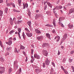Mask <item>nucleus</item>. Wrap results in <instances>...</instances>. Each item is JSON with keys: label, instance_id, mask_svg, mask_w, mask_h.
<instances>
[{"label": "nucleus", "instance_id": "f257e3e1", "mask_svg": "<svg viewBox=\"0 0 74 74\" xmlns=\"http://www.w3.org/2000/svg\"><path fill=\"white\" fill-rule=\"evenodd\" d=\"M14 67H16V69H18V61H14Z\"/></svg>", "mask_w": 74, "mask_h": 74}, {"label": "nucleus", "instance_id": "f03ea898", "mask_svg": "<svg viewBox=\"0 0 74 74\" xmlns=\"http://www.w3.org/2000/svg\"><path fill=\"white\" fill-rule=\"evenodd\" d=\"M50 63V61L48 60V59L47 58L45 60V63L46 65L47 66H48L49 64V63Z\"/></svg>", "mask_w": 74, "mask_h": 74}, {"label": "nucleus", "instance_id": "7ed1b4c3", "mask_svg": "<svg viewBox=\"0 0 74 74\" xmlns=\"http://www.w3.org/2000/svg\"><path fill=\"white\" fill-rule=\"evenodd\" d=\"M67 34H65L64 35L62 39L63 41H64L66 40V39L67 38Z\"/></svg>", "mask_w": 74, "mask_h": 74}, {"label": "nucleus", "instance_id": "20e7f679", "mask_svg": "<svg viewBox=\"0 0 74 74\" xmlns=\"http://www.w3.org/2000/svg\"><path fill=\"white\" fill-rule=\"evenodd\" d=\"M42 52L43 55L45 56H48V52L47 51V50H43Z\"/></svg>", "mask_w": 74, "mask_h": 74}, {"label": "nucleus", "instance_id": "39448f33", "mask_svg": "<svg viewBox=\"0 0 74 74\" xmlns=\"http://www.w3.org/2000/svg\"><path fill=\"white\" fill-rule=\"evenodd\" d=\"M36 38L39 41H41V40L43 39V38L42 36H38L36 37Z\"/></svg>", "mask_w": 74, "mask_h": 74}, {"label": "nucleus", "instance_id": "423d86ee", "mask_svg": "<svg viewBox=\"0 0 74 74\" xmlns=\"http://www.w3.org/2000/svg\"><path fill=\"white\" fill-rule=\"evenodd\" d=\"M34 58H36L37 59H39L40 58V56L39 55H38L36 54H34Z\"/></svg>", "mask_w": 74, "mask_h": 74}, {"label": "nucleus", "instance_id": "0eeeda50", "mask_svg": "<svg viewBox=\"0 0 74 74\" xmlns=\"http://www.w3.org/2000/svg\"><path fill=\"white\" fill-rule=\"evenodd\" d=\"M26 34L28 37H31L33 36V34L32 33H26Z\"/></svg>", "mask_w": 74, "mask_h": 74}, {"label": "nucleus", "instance_id": "6e6552de", "mask_svg": "<svg viewBox=\"0 0 74 74\" xmlns=\"http://www.w3.org/2000/svg\"><path fill=\"white\" fill-rule=\"evenodd\" d=\"M73 12H74V8H72L69 10V14H71V13H73Z\"/></svg>", "mask_w": 74, "mask_h": 74}, {"label": "nucleus", "instance_id": "1a4fd4ad", "mask_svg": "<svg viewBox=\"0 0 74 74\" xmlns=\"http://www.w3.org/2000/svg\"><path fill=\"white\" fill-rule=\"evenodd\" d=\"M47 2H48V1H45L44 3V10H46V9H47V5H46V3H47Z\"/></svg>", "mask_w": 74, "mask_h": 74}, {"label": "nucleus", "instance_id": "9d476101", "mask_svg": "<svg viewBox=\"0 0 74 74\" xmlns=\"http://www.w3.org/2000/svg\"><path fill=\"white\" fill-rule=\"evenodd\" d=\"M35 31L36 33H37L38 34H40L41 33V31L38 29H35Z\"/></svg>", "mask_w": 74, "mask_h": 74}, {"label": "nucleus", "instance_id": "9b49d317", "mask_svg": "<svg viewBox=\"0 0 74 74\" xmlns=\"http://www.w3.org/2000/svg\"><path fill=\"white\" fill-rule=\"evenodd\" d=\"M49 45V44L48 43H44L42 45V47L43 48H44V47H47V46H48Z\"/></svg>", "mask_w": 74, "mask_h": 74}, {"label": "nucleus", "instance_id": "f8f14e48", "mask_svg": "<svg viewBox=\"0 0 74 74\" xmlns=\"http://www.w3.org/2000/svg\"><path fill=\"white\" fill-rule=\"evenodd\" d=\"M47 3L48 5L51 8H52V5L51 3H50V2H47Z\"/></svg>", "mask_w": 74, "mask_h": 74}, {"label": "nucleus", "instance_id": "ddd939ff", "mask_svg": "<svg viewBox=\"0 0 74 74\" xmlns=\"http://www.w3.org/2000/svg\"><path fill=\"white\" fill-rule=\"evenodd\" d=\"M12 41L11 40H9L8 42H6V44H8L9 45H11V44H12Z\"/></svg>", "mask_w": 74, "mask_h": 74}, {"label": "nucleus", "instance_id": "4468645a", "mask_svg": "<svg viewBox=\"0 0 74 74\" xmlns=\"http://www.w3.org/2000/svg\"><path fill=\"white\" fill-rule=\"evenodd\" d=\"M68 26L69 28L70 29H71V28L73 27V25H70V23L68 25Z\"/></svg>", "mask_w": 74, "mask_h": 74}, {"label": "nucleus", "instance_id": "2eb2a0df", "mask_svg": "<svg viewBox=\"0 0 74 74\" xmlns=\"http://www.w3.org/2000/svg\"><path fill=\"white\" fill-rule=\"evenodd\" d=\"M46 36L47 37V38H49V39L51 40V38H50L51 35H50V34L48 33L46 34Z\"/></svg>", "mask_w": 74, "mask_h": 74}, {"label": "nucleus", "instance_id": "dca6fc26", "mask_svg": "<svg viewBox=\"0 0 74 74\" xmlns=\"http://www.w3.org/2000/svg\"><path fill=\"white\" fill-rule=\"evenodd\" d=\"M22 71V69L21 68H20L19 69V70L17 71L16 74H20V73H21Z\"/></svg>", "mask_w": 74, "mask_h": 74}, {"label": "nucleus", "instance_id": "f3484780", "mask_svg": "<svg viewBox=\"0 0 74 74\" xmlns=\"http://www.w3.org/2000/svg\"><path fill=\"white\" fill-rule=\"evenodd\" d=\"M35 71L36 73H37V74L39 73H40V72H41V70L39 69H36Z\"/></svg>", "mask_w": 74, "mask_h": 74}, {"label": "nucleus", "instance_id": "a211bd4d", "mask_svg": "<svg viewBox=\"0 0 74 74\" xmlns=\"http://www.w3.org/2000/svg\"><path fill=\"white\" fill-rule=\"evenodd\" d=\"M28 7V4L27 3H25L24 5H23V9H25V8H27Z\"/></svg>", "mask_w": 74, "mask_h": 74}, {"label": "nucleus", "instance_id": "6ab92c4d", "mask_svg": "<svg viewBox=\"0 0 74 74\" xmlns=\"http://www.w3.org/2000/svg\"><path fill=\"white\" fill-rule=\"evenodd\" d=\"M56 8L58 10H60V9H62V6L60 5L58 7L57 6L56 7Z\"/></svg>", "mask_w": 74, "mask_h": 74}, {"label": "nucleus", "instance_id": "aec40b11", "mask_svg": "<svg viewBox=\"0 0 74 74\" xmlns=\"http://www.w3.org/2000/svg\"><path fill=\"white\" fill-rule=\"evenodd\" d=\"M18 4L19 6H21L22 1L21 0H18Z\"/></svg>", "mask_w": 74, "mask_h": 74}, {"label": "nucleus", "instance_id": "412c9836", "mask_svg": "<svg viewBox=\"0 0 74 74\" xmlns=\"http://www.w3.org/2000/svg\"><path fill=\"white\" fill-rule=\"evenodd\" d=\"M15 34H18V37L19 38H20V39H21V36H20V33H19V32H16L15 33Z\"/></svg>", "mask_w": 74, "mask_h": 74}, {"label": "nucleus", "instance_id": "4be33fe9", "mask_svg": "<svg viewBox=\"0 0 74 74\" xmlns=\"http://www.w3.org/2000/svg\"><path fill=\"white\" fill-rule=\"evenodd\" d=\"M14 30H12L9 32V34H10V35H12V34H13V33H14Z\"/></svg>", "mask_w": 74, "mask_h": 74}, {"label": "nucleus", "instance_id": "5701e85b", "mask_svg": "<svg viewBox=\"0 0 74 74\" xmlns=\"http://www.w3.org/2000/svg\"><path fill=\"white\" fill-rule=\"evenodd\" d=\"M46 12V14L48 15H50L51 14V12H50L49 11H47Z\"/></svg>", "mask_w": 74, "mask_h": 74}, {"label": "nucleus", "instance_id": "b1692460", "mask_svg": "<svg viewBox=\"0 0 74 74\" xmlns=\"http://www.w3.org/2000/svg\"><path fill=\"white\" fill-rule=\"evenodd\" d=\"M3 12L0 10V16H3Z\"/></svg>", "mask_w": 74, "mask_h": 74}, {"label": "nucleus", "instance_id": "393cba45", "mask_svg": "<svg viewBox=\"0 0 74 74\" xmlns=\"http://www.w3.org/2000/svg\"><path fill=\"white\" fill-rule=\"evenodd\" d=\"M55 22H56V21H55V20L53 19V23L55 27H56V24H55Z\"/></svg>", "mask_w": 74, "mask_h": 74}, {"label": "nucleus", "instance_id": "a878e982", "mask_svg": "<svg viewBox=\"0 0 74 74\" xmlns=\"http://www.w3.org/2000/svg\"><path fill=\"white\" fill-rule=\"evenodd\" d=\"M0 45L1 47V48H3L4 47L3 44H2V42H1V40H0Z\"/></svg>", "mask_w": 74, "mask_h": 74}, {"label": "nucleus", "instance_id": "bb28decb", "mask_svg": "<svg viewBox=\"0 0 74 74\" xmlns=\"http://www.w3.org/2000/svg\"><path fill=\"white\" fill-rule=\"evenodd\" d=\"M25 32L23 33L22 36L24 40H25Z\"/></svg>", "mask_w": 74, "mask_h": 74}, {"label": "nucleus", "instance_id": "cd10ccee", "mask_svg": "<svg viewBox=\"0 0 74 74\" xmlns=\"http://www.w3.org/2000/svg\"><path fill=\"white\" fill-rule=\"evenodd\" d=\"M27 24L28 25L29 27H31V21L27 22Z\"/></svg>", "mask_w": 74, "mask_h": 74}, {"label": "nucleus", "instance_id": "c85d7f7f", "mask_svg": "<svg viewBox=\"0 0 74 74\" xmlns=\"http://www.w3.org/2000/svg\"><path fill=\"white\" fill-rule=\"evenodd\" d=\"M22 22V21H17L18 25H19V24L21 23Z\"/></svg>", "mask_w": 74, "mask_h": 74}, {"label": "nucleus", "instance_id": "c756f323", "mask_svg": "<svg viewBox=\"0 0 74 74\" xmlns=\"http://www.w3.org/2000/svg\"><path fill=\"white\" fill-rule=\"evenodd\" d=\"M12 49V48L11 47H10L9 48H7V51H11V50Z\"/></svg>", "mask_w": 74, "mask_h": 74}, {"label": "nucleus", "instance_id": "7c9ffc66", "mask_svg": "<svg viewBox=\"0 0 74 74\" xmlns=\"http://www.w3.org/2000/svg\"><path fill=\"white\" fill-rule=\"evenodd\" d=\"M60 37L59 36H58L57 39V42H59V40H60Z\"/></svg>", "mask_w": 74, "mask_h": 74}, {"label": "nucleus", "instance_id": "2f4dec72", "mask_svg": "<svg viewBox=\"0 0 74 74\" xmlns=\"http://www.w3.org/2000/svg\"><path fill=\"white\" fill-rule=\"evenodd\" d=\"M40 15L39 14H37L36 15V16H35V19H37L39 17H40Z\"/></svg>", "mask_w": 74, "mask_h": 74}, {"label": "nucleus", "instance_id": "473e14b6", "mask_svg": "<svg viewBox=\"0 0 74 74\" xmlns=\"http://www.w3.org/2000/svg\"><path fill=\"white\" fill-rule=\"evenodd\" d=\"M7 11H8V8L7 7L5 8V12L6 14H7Z\"/></svg>", "mask_w": 74, "mask_h": 74}, {"label": "nucleus", "instance_id": "72a5a7b5", "mask_svg": "<svg viewBox=\"0 0 74 74\" xmlns=\"http://www.w3.org/2000/svg\"><path fill=\"white\" fill-rule=\"evenodd\" d=\"M0 70H5V69L4 67L1 66L0 67Z\"/></svg>", "mask_w": 74, "mask_h": 74}, {"label": "nucleus", "instance_id": "f704fd0d", "mask_svg": "<svg viewBox=\"0 0 74 74\" xmlns=\"http://www.w3.org/2000/svg\"><path fill=\"white\" fill-rule=\"evenodd\" d=\"M0 60L1 62H4V58L3 57H1L0 58Z\"/></svg>", "mask_w": 74, "mask_h": 74}, {"label": "nucleus", "instance_id": "c9c22d12", "mask_svg": "<svg viewBox=\"0 0 74 74\" xmlns=\"http://www.w3.org/2000/svg\"><path fill=\"white\" fill-rule=\"evenodd\" d=\"M25 48L24 47V46L21 45L20 47V49H24Z\"/></svg>", "mask_w": 74, "mask_h": 74}, {"label": "nucleus", "instance_id": "e433bc0d", "mask_svg": "<svg viewBox=\"0 0 74 74\" xmlns=\"http://www.w3.org/2000/svg\"><path fill=\"white\" fill-rule=\"evenodd\" d=\"M27 14L29 16H31V13L30 12V11H28Z\"/></svg>", "mask_w": 74, "mask_h": 74}, {"label": "nucleus", "instance_id": "4c0bfd02", "mask_svg": "<svg viewBox=\"0 0 74 74\" xmlns=\"http://www.w3.org/2000/svg\"><path fill=\"white\" fill-rule=\"evenodd\" d=\"M45 26H47L48 27H52V25H50L49 24H47L45 25Z\"/></svg>", "mask_w": 74, "mask_h": 74}, {"label": "nucleus", "instance_id": "58836bf2", "mask_svg": "<svg viewBox=\"0 0 74 74\" xmlns=\"http://www.w3.org/2000/svg\"><path fill=\"white\" fill-rule=\"evenodd\" d=\"M11 3H12L11 2L10 3H7L6 4L7 5V6H8V7H10V5H11V4H12Z\"/></svg>", "mask_w": 74, "mask_h": 74}, {"label": "nucleus", "instance_id": "ea45409f", "mask_svg": "<svg viewBox=\"0 0 74 74\" xmlns=\"http://www.w3.org/2000/svg\"><path fill=\"white\" fill-rule=\"evenodd\" d=\"M14 52L15 53H18V50H17L16 48H15Z\"/></svg>", "mask_w": 74, "mask_h": 74}, {"label": "nucleus", "instance_id": "a19ab883", "mask_svg": "<svg viewBox=\"0 0 74 74\" xmlns=\"http://www.w3.org/2000/svg\"><path fill=\"white\" fill-rule=\"evenodd\" d=\"M52 33L54 34H55V33H56V30L55 29H53L52 30Z\"/></svg>", "mask_w": 74, "mask_h": 74}, {"label": "nucleus", "instance_id": "79ce46f5", "mask_svg": "<svg viewBox=\"0 0 74 74\" xmlns=\"http://www.w3.org/2000/svg\"><path fill=\"white\" fill-rule=\"evenodd\" d=\"M5 71V70H2L1 71H0V73L1 74H2V73H4Z\"/></svg>", "mask_w": 74, "mask_h": 74}, {"label": "nucleus", "instance_id": "37998d69", "mask_svg": "<svg viewBox=\"0 0 74 74\" xmlns=\"http://www.w3.org/2000/svg\"><path fill=\"white\" fill-rule=\"evenodd\" d=\"M13 11L14 12H20L19 11L15 9H13Z\"/></svg>", "mask_w": 74, "mask_h": 74}, {"label": "nucleus", "instance_id": "c03bdc74", "mask_svg": "<svg viewBox=\"0 0 74 74\" xmlns=\"http://www.w3.org/2000/svg\"><path fill=\"white\" fill-rule=\"evenodd\" d=\"M53 71H54V70H53V69L52 68H51V72L53 73Z\"/></svg>", "mask_w": 74, "mask_h": 74}, {"label": "nucleus", "instance_id": "a18cd8bd", "mask_svg": "<svg viewBox=\"0 0 74 74\" xmlns=\"http://www.w3.org/2000/svg\"><path fill=\"white\" fill-rule=\"evenodd\" d=\"M25 30H26V31H27L28 33H30V31L27 28H25Z\"/></svg>", "mask_w": 74, "mask_h": 74}, {"label": "nucleus", "instance_id": "49530a36", "mask_svg": "<svg viewBox=\"0 0 74 74\" xmlns=\"http://www.w3.org/2000/svg\"><path fill=\"white\" fill-rule=\"evenodd\" d=\"M64 73H65V74H67L68 73V71H66V69L64 70Z\"/></svg>", "mask_w": 74, "mask_h": 74}, {"label": "nucleus", "instance_id": "de8ad7c7", "mask_svg": "<svg viewBox=\"0 0 74 74\" xmlns=\"http://www.w3.org/2000/svg\"><path fill=\"white\" fill-rule=\"evenodd\" d=\"M18 31L19 33H21V28H19L18 29Z\"/></svg>", "mask_w": 74, "mask_h": 74}, {"label": "nucleus", "instance_id": "09e8293b", "mask_svg": "<svg viewBox=\"0 0 74 74\" xmlns=\"http://www.w3.org/2000/svg\"><path fill=\"white\" fill-rule=\"evenodd\" d=\"M60 24L61 25L62 27H64V25H63V24L62 23H60Z\"/></svg>", "mask_w": 74, "mask_h": 74}, {"label": "nucleus", "instance_id": "8fccbe9b", "mask_svg": "<svg viewBox=\"0 0 74 74\" xmlns=\"http://www.w3.org/2000/svg\"><path fill=\"white\" fill-rule=\"evenodd\" d=\"M11 5H12V7H13L14 8H15V4L14 3H11Z\"/></svg>", "mask_w": 74, "mask_h": 74}, {"label": "nucleus", "instance_id": "3c124183", "mask_svg": "<svg viewBox=\"0 0 74 74\" xmlns=\"http://www.w3.org/2000/svg\"><path fill=\"white\" fill-rule=\"evenodd\" d=\"M61 68L62 69V70H63V71H64V70H65V69H64V68H63V66H61Z\"/></svg>", "mask_w": 74, "mask_h": 74}, {"label": "nucleus", "instance_id": "603ef678", "mask_svg": "<svg viewBox=\"0 0 74 74\" xmlns=\"http://www.w3.org/2000/svg\"><path fill=\"white\" fill-rule=\"evenodd\" d=\"M43 67L45 68V63H43Z\"/></svg>", "mask_w": 74, "mask_h": 74}, {"label": "nucleus", "instance_id": "864d4df0", "mask_svg": "<svg viewBox=\"0 0 74 74\" xmlns=\"http://www.w3.org/2000/svg\"><path fill=\"white\" fill-rule=\"evenodd\" d=\"M31 54L32 55H33V52H34V50H33V49H32L31 50Z\"/></svg>", "mask_w": 74, "mask_h": 74}, {"label": "nucleus", "instance_id": "5fc2aeb1", "mask_svg": "<svg viewBox=\"0 0 74 74\" xmlns=\"http://www.w3.org/2000/svg\"><path fill=\"white\" fill-rule=\"evenodd\" d=\"M71 68L72 69L73 72H74V67L73 66H71Z\"/></svg>", "mask_w": 74, "mask_h": 74}, {"label": "nucleus", "instance_id": "6e6d98bb", "mask_svg": "<svg viewBox=\"0 0 74 74\" xmlns=\"http://www.w3.org/2000/svg\"><path fill=\"white\" fill-rule=\"evenodd\" d=\"M21 18L22 17L21 16H20L19 17H17V19H18V20H20V19H21Z\"/></svg>", "mask_w": 74, "mask_h": 74}, {"label": "nucleus", "instance_id": "4d7b16f0", "mask_svg": "<svg viewBox=\"0 0 74 74\" xmlns=\"http://www.w3.org/2000/svg\"><path fill=\"white\" fill-rule=\"evenodd\" d=\"M9 71L10 73L12 71V68H10L9 69Z\"/></svg>", "mask_w": 74, "mask_h": 74}, {"label": "nucleus", "instance_id": "13d9d810", "mask_svg": "<svg viewBox=\"0 0 74 74\" xmlns=\"http://www.w3.org/2000/svg\"><path fill=\"white\" fill-rule=\"evenodd\" d=\"M73 61V59H69V62H70V63H71V62H72V61Z\"/></svg>", "mask_w": 74, "mask_h": 74}, {"label": "nucleus", "instance_id": "bf43d9fd", "mask_svg": "<svg viewBox=\"0 0 74 74\" xmlns=\"http://www.w3.org/2000/svg\"><path fill=\"white\" fill-rule=\"evenodd\" d=\"M59 21H60V22H62V18H61V17L59 18Z\"/></svg>", "mask_w": 74, "mask_h": 74}, {"label": "nucleus", "instance_id": "052dcab7", "mask_svg": "<svg viewBox=\"0 0 74 74\" xmlns=\"http://www.w3.org/2000/svg\"><path fill=\"white\" fill-rule=\"evenodd\" d=\"M55 15L56 17V18H58V16H57V15H58V14H57V13H55Z\"/></svg>", "mask_w": 74, "mask_h": 74}, {"label": "nucleus", "instance_id": "680f3d73", "mask_svg": "<svg viewBox=\"0 0 74 74\" xmlns=\"http://www.w3.org/2000/svg\"><path fill=\"white\" fill-rule=\"evenodd\" d=\"M74 51H72L71 52V54L72 55V54H73L74 53Z\"/></svg>", "mask_w": 74, "mask_h": 74}, {"label": "nucleus", "instance_id": "e2e57ef3", "mask_svg": "<svg viewBox=\"0 0 74 74\" xmlns=\"http://www.w3.org/2000/svg\"><path fill=\"white\" fill-rule=\"evenodd\" d=\"M10 22L11 25H13V21H10Z\"/></svg>", "mask_w": 74, "mask_h": 74}, {"label": "nucleus", "instance_id": "0e129e2a", "mask_svg": "<svg viewBox=\"0 0 74 74\" xmlns=\"http://www.w3.org/2000/svg\"><path fill=\"white\" fill-rule=\"evenodd\" d=\"M12 40V37H10L9 39V41H11V40Z\"/></svg>", "mask_w": 74, "mask_h": 74}, {"label": "nucleus", "instance_id": "69168bd1", "mask_svg": "<svg viewBox=\"0 0 74 74\" xmlns=\"http://www.w3.org/2000/svg\"><path fill=\"white\" fill-rule=\"evenodd\" d=\"M3 3V0H0V3Z\"/></svg>", "mask_w": 74, "mask_h": 74}, {"label": "nucleus", "instance_id": "338daca9", "mask_svg": "<svg viewBox=\"0 0 74 74\" xmlns=\"http://www.w3.org/2000/svg\"><path fill=\"white\" fill-rule=\"evenodd\" d=\"M31 59H32L34 60V57H33V56H31Z\"/></svg>", "mask_w": 74, "mask_h": 74}, {"label": "nucleus", "instance_id": "774afa93", "mask_svg": "<svg viewBox=\"0 0 74 74\" xmlns=\"http://www.w3.org/2000/svg\"><path fill=\"white\" fill-rule=\"evenodd\" d=\"M34 61V60H32V59H31V63H33V62Z\"/></svg>", "mask_w": 74, "mask_h": 74}]
</instances>
